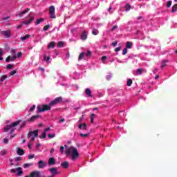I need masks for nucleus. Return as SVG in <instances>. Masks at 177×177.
I'll return each instance as SVG.
<instances>
[{
  "label": "nucleus",
  "instance_id": "nucleus-1",
  "mask_svg": "<svg viewBox=\"0 0 177 177\" xmlns=\"http://www.w3.org/2000/svg\"><path fill=\"white\" fill-rule=\"evenodd\" d=\"M20 122H21V120H17L16 122H12L10 124L6 125L3 129V132H8V131H10V138L12 139V138H15V136H16V134H12L13 132L16 131V128H15V127H17V125H19V124H20Z\"/></svg>",
  "mask_w": 177,
  "mask_h": 177
},
{
  "label": "nucleus",
  "instance_id": "nucleus-2",
  "mask_svg": "<svg viewBox=\"0 0 177 177\" xmlns=\"http://www.w3.org/2000/svg\"><path fill=\"white\" fill-rule=\"evenodd\" d=\"M71 154L73 161L77 160V158L80 157V153L78 152V149L73 147H72V152Z\"/></svg>",
  "mask_w": 177,
  "mask_h": 177
},
{
  "label": "nucleus",
  "instance_id": "nucleus-3",
  "mask_svg": "<svg viewBox=\"0 0 177 177\" xmlns=\"http://www.w3.org/2000/svg\"><path fill=\"white\" fill-rule=\"evenodd\" d=\"M37 136H38V130L30 131L28 134V139H30V142L35 140V138H37Z\"/></svg>",
  "mask_w": 177,
  "mask_h": 177
},
{
  "label": "nucleus",
  "instance_id": "nucleus-4",
  "mask_svg": "<svg viewBox=\"0 0 177 177\" xmlns=\"http://www.w3.org/2000/svg\"><path fill=\"white\" fill-rule=\"evenodd\" d=\"M62 102H63V97H57L50 102V106H53H53H56V104H59L62 103Z\"/></svg>",
  "mask_w": 177,
  "mask_h": 177
},
{
  "label": "nucleus",
  "instance_id": "nucleus-5",
  "mask_svg": "<svg viewBox=\"0 0 177 177\" xmlns=\"http://www.w3.org/2000/svg\"><path fill=\"white\" fill-rule=\"evenodd\" d=\"M49 13L50 19H56V15H55V6H51L49 8Z\"/></svg>",
  "mask_w": 177,
  "mask_h": 177
},
{
  "label": "nucleus",
  "instance_id": "nucleus-6",
  "mask_svg": "<svg viewBox=\"0 0 177 177\" xmlns=\"http://www.w3.org/2000/svg\"><path fill=\"white\" fill-rule=\"evenodd\" d=\"M48 171L50 174H52V175H54L55 176H56V175H59V174H60V171H59L57 170V167H51V168L48 169Z\"/></svg>",
  "mask_w": 177,
  "mask_h": 177
},
{
  "label": "nucleus",
  "instance_id": "nucleus-7",
  "mask_svg": "<svg viewBox=\"0 0 177 177\" xmlns=\"http://www.w3.org/2000/svg\"><path fill=\"white\" fill-rule=\"evenodd\" d=\"M1 35H3V37H6V38H10V37H12L10 30H4L1 32Z\"/></svg>",
  "mask_w": 177,
  "mask_h": 177
},
{
  "label": "nucleus",
  "instance_id": "nucleus-8",
  "mask_svg": "<svg viewBox=\"0 0 177 177\" xmlns=\"http://www.w3.org/2000/svg\"><path fill=\"white\" fill-rule=\"evenodd\" d=\"M55 164H56V160L55 159V158H49L48 161V165H49V167H52L53 165H55Z\"/></svg>",
  "mask_w": 177,
  "mask_h": 177
},
{
  "label": "nucleus",
  "instance_id": "nucleus-9",
  "mask_svg": "<svg viewBox=\"0 0 177 177\" xmlns=\"http://www.w3.org/2000/svg\"><path fill=\"white\" fill-rule=\"evenodd\" d=\"M30 177H42V176H41V171H34L30 173Z\"/></svg>",
  "mask_w": 177,
  "mask_h": 177
},
{
  "label": "nucleus",
  "instance_id": "nucleus-10",
  "mask_svg": "<svg viewBox=\"0 0 177 177\" xmlns=\"http://www.w3.org/2000/svg\"><path fill=\"white\" fill-rule=\"evenodd\" d=\"M64 147L66 149L65 151V154L67 156H70L73 151V147H67V145H64Z\"/></svg>",
  "mask_w": 177,
  "mask_h": 177
},
{
  "label": "nucleus",
  "instance_id": "nucleus-11",
  "mask_svg": "<svg viewBox=\"0 0 177 177\" xmlns=\"http://www.w3.org/2000/svg\"><path fill=\"white\" fill-rule=\"evenodd\" d=\"M16 59H17V56L14 55L12 57H11L10 55L8 56V57L6 59V62L7 63H9V62H15V60H16Z\"/></svg>",
  "mask_w": 177,
  "mask_h": 177
},
{
  "label": "nucleus",
  "instance_id": "nucleus-12",
  "mask_svg": "<svg viewBox=\"0 0 177 177\" xmlns=\"http://www.w3.org/2000/svg\"><path fill=\"white\" fill-rule=\"evenodd\" d=\"M80 38L82 41H86V39H88V32H86V30H84Z\"/></svg>",
  "mask_w": 177,
  "mask_h": 177
},
{
  "label": "nucleus",
  "instance_id": "nucleus-13",
  "mask_svg": "<svg viewBox=\"0 0 177 177\" xmlns=\"http://www.w3.org/2000/svg\"><path fill=\"white\" fill-rule=\"evenodd\" d=\"M42 168H45V162L44 160H39L38 162V169H42Z\"/></svg>",
  "mask_w": 177,
  "mask_h": 177
},
{
  "label": "nucleus",
  "instance_id": "nucleus-14",
  "mask_svg": "<svg viewBox=\"0 0 177 177\" xmlns=\"http://www.w3.org/2000/svg\"><path fill=\"white\" fill-rule=\"evenodd\" d=\"M61 167H62V168L64 169H67V168L70 167V162H68V161L64 162L61 164Z\"/></svg>",
  "mask_w": 177,
  "mask_h": 177
},
{
  "label": "nucleus",
  "instance_id": "nucleus-15",
  "mask_svg": "<svg viewBox=\"0 0 177 177\" xmlns=\"http://www.w3.org/2000/svg\"><path fill=\"white\" fill-rule=\"evenodd\" d=\"M42 111H45V104H43L42 106H41V105H38L37 113H42Z\"/></svg>",
  "mask_w": 177,
  "mask_h": 177
},
{
  "label": "nucleus",
  "instance_id": "nucleus-16",
  "mask_svg": "<svg viewBox=\"0 0 177 177\" xmlns=\"http://www.w3.org/2000/svg\"><path fill=\"white\" fill-rule=\"evenodd\" d=\"M38 118H39V115H33L31 117V118L28 120V122H33V121L38 120Z\"/></svg>",
  "mask_w": 177,
  "mask_h": 177
},
{
  "label": "nucleus",
  "instance_id": "nucleus-17",
  "mask_svg": "<svg viewBox=\"0 0 177 177\" xmlns=\"http://www.w3.org/2000/svg\"><path fill=\"white\" fill-rule=\"evenodd\" d=\"M86 95H87L88 97H93L92 95V91H91L89 88H86Z\"/></svg>",
  "mask_w": 177,
  "mask_h": 177
},
{
  "label": "nucleus",
  "instance_id": "nucleus-18",
  "mask_svg": "<svg viewBox=\"0 0 177 177\" xmlns=\"http://www.w3.org/2000/svg\"><path fill=\"white\" fill-rule=\"evenodd\" d=\"M55 45H56V43L55 41H51L48 45V49H53L55 48Z\"/></svg>",
  "mask_w": 177,
  "mask_h": 177
},
{
  "label": "nucleus",
  "instance_id": "nucleus-19",
  "mask_svg": "<svg viewBox=\"0 0 177 177\" xmlns=\"http://www.w3.org/2000/svg\"><path fill=\"white\" fill-rule=\"evenodd\" d=\"M145 71V69L143 68H138L136 71V75H142V73Z\"/></svg>",
  "mask_w": 177,
  "mask_h": 177
},
{
  "label": "nucleus",
  "instance_id": "nucleus-20",
  "mask_svg": "<svg viewBox=\"0 0 177 177\" xmlns=\"http://www.w3.org/2000/svg\"><path fill=\"white\" fill-rule=\"evenodd\" d=\"M31 21H34V17H30V21H24L23 24H26V26H28V24H31Z\"/></svg>",
  "mask_w": 177,
  "mask_h": 177
},
{
  "label": "nucleus",
  "instance_id": "nucleus-21",
  "mask_svg": "<svg viewBox=\"0 0 177 177\" xmlns=\"http://www.w3.org/2000/svg\"><path fill=\"white\" fill-rule=\"evenodd\" d=\"M17 153L18 154V156H24V150H23L22 149L18 148L17 151Z\"/></svg>",
  "mask_w": 177,
  "mask_h": 177
},
{
  "label": "nucleus",
  "instance_id": "nucleus-22",
  "mask_svg": "<svg viewBox=\"0 0 177 177\" xmlns=\"http://www.w3.org/2000/svg\"><path fill=\"white\" fill-rule=\"evenodd\" d=\"M133 44L131 41H127L126 44V48L127 49H132V46Z\"/></svg>",
  "mask_w": 177,
  "mask_h": 177
},
{
  "label": "nucleus",
  "instance_id": "nucleus-23",
  "mask_svg": "<svg viewBox=\"0 0 177 177\" xmlns=\"http://www.w3.org/2000/svg\"><path fill=\"white\" fill-rule=\"evenodd\" d=\"M16 171H18V172L16 174V175H18L19 176L23 175V171H21V167H17L16 169Z\"/></svg>",
  "mask_w": 177,
  "mask_h": 177
},
{
  "label": "nucleus",
  "instance_id": "nucleus-24",
  "mask_svg": "<svg viewBox=\"0 0 177 177\" xmlns=\"http://www.w3.org/2000/svg\"><path fill=\"white\" fill-rule=\"evenodd\" d=\"M29 10H30V8H26V9H25L24 11H22L21 12H20V13L19 14V17H21V16H23V15H26V13H27L28 12H29Z\"/></svg>",
  "mask_w": 177,
  "mask_h": 177
},
{
  "label": "nucleus",
  "instance_id": "nucleus-25",
  "mask_svg": "<svg viewBox=\"0 0 177 177\" xmlns=\"http://www.w3.org/2000/svg\"><path fill=\"white\" fill-rule=\"evenodd\" d=\"M168 59H165L162 62V64H161V68H164V67H165L167 66V63H168Z\"/></svg>",
  "mask_w": 177,
  "mask_h": 177
},
{
  "label": "nucleus",
  "instance_id": "nucleus-26",
  "mask_svg": "<svg viewBox=\"0 0 177 177\" xmlns=\"http://www.w3.org/2000/svg\"><path fill=\"white\" fill-rule=\"evenodd\" d=\"M30 35H26L24 37H21V41H26V39H28L30 38Z\"/></svg>",
  "mask_w": 177,
  "mask_h": 177
},
{
  "label": "nucleus",
  "instance_id": "nucleus-27",
  "mask_svg": "<svg viewBox=\"0 0 177 177\" xmlns=\"http://www.w3.org/2000/svg\"><path fill=\"white\" fill-rule=\"evenodd\" d=\"M51 107H53V106L50 105V103L49 104H46L45 105V111H48V110H50Z\"/></svg>",
  "mask_w": 177,
  "mask_h": 177
},
{
  "label": "nucleus",
  "instance_id": "nucleus-28",
  "mask_svg": "<svg viewBox=\"0 0 177 177\" xmlns=\"http://www.w3.org/2000/svg\"><path fill=\"white\" fill-rule=\"evenodd\" d=\"M177 10V4H174L171 8V13H175Z\"/></svg>",
  "mask_w": 177,
  "mask_h": 177
},
{
  "label": "nucleus",
  "instance_id": "nucleus-29",
  "mask_svg": "<svg viewBox=\"0 0 177 177\" xmlns=\"http://www.w3.org/2000/svg\"><path fill=\"white\" fill-rule=\"evenodd\" d=\"M95 117H96V115H95V113H92L91 115L90 118H91V124H93L94 120H95Z\"/></svg>",
  "mask_w": 177,
  "mask_h": 177
},
{
  "label": "nucleus",
  "instance_id": "nucleus-30",
  "mask_svg": "<svg viewBox=\"0 0 177 177\" xmlns=\"http://www.w3.org/2000/svg\"><path fill=\"white\" fill-rule=\"evenodd\" d=\"M48 139H53V138H55L56 136V133H53L52 134L49 133L48 134Z\"/></svg>",
  "mask_w": 177,
  "mask_h": 177
},
{
  "label": "nucleus",
  "instance_id": "nucleus-31",
  "mask_svg": "<svg viewBox=\"0 0 177 177\" xmlns=\"http://www.w3.org/2000/svg\"><path fill=\"white\" fill-rule=\"evenodd\" d=\"M63 45H64V41H58L57 46V48H63Z\"/></svg>",
  "mask_w": 177,
  "mask_h": 177
},
{
  "label": "nucleus",
  "instance_id": "nucleus-32",
  "mask_svg": "<svg viewBox=\"0 0 177 177\" xmlns=\"http://www.w3.org/2000/svg\"><path fill=\"white\" fill-rule=\"evenodd\" d=\"M85 57V53H81L79 55L78 60H82V58Z\"/></svg>",
  "mask_w": 177,
  "mask_h": 177
},
{
  "label": "nucleus",
  "instance_id": "nucleus-33",
  "mask_svg": "<svg viewBox=\"0 0 177 177\" xmlns=\"http://www.w3.org/2000/svg\"><path fill=\"white\" fill-rule=\"evenodd\" d=\"M99 32V30L96 28H93L92 31L93 35H97V33Z\"/></svg>",
  "mask_w": 177,
  "mask_h": 177
},
{
  "label": "nucleus",
  "instance_id": "nucleus-34",
  "mask_svg": "<svg viewBox=\"0 0 177 177\" xmlns=\"http://www.w3.org/2000/svg\"><path fill=\"white\" fill-rule=\"evenodd\" d=\"M45 20V19L44 18H40L39 19H37L36 21V24H41V23H42V21H44Z\"/></svg>",
  "mask_w": 177,
  "mask_h": 177
},
{
  "label": "nucleus",
  "instance_id": "nucleus-35",
  "mask_svg": "<svg viewBox=\"0 0 177 177\" xmlns=\"http://www.w3.org/2000/svg\"><path fill=\"white\" fill-rule=\"evenodd\" d=\"M131 6L129 4H127L125 6V9H126V12H129V10H131Z\"/></svg>",
  "mask_w": 177,
  "mask_h": 177
},
{
  "label": "nucleus",
  "instance_id": "nucleus-36",
  "mask_svg": "<svg viewBox=\"0 0 177 177\" xmlns=\"http://www.w3.org/2000/svg\"><path fill=\"white\" fill-rule=\"evenodd\" d=\"M80 136H81V138H88V136H89V133H86V134L80 133Z\"/></svg>",
  "mask_w": 177,
  "mask_h": 177
},
{
  "label": "nucleus",
  "instance_id": "nucleus-37",
  "mask_svg": "<svg viewBox=\"0 0 177 177\" xmlns=\"http://www.w3.org/2000/svg\"><path fill=\"white\" fill-rule=\"evenodd\" d=\"M127 85V86H132V79H128Z\"/></svg>",
  "mask_w": 177,
  "mask_h": 177
},
{
  "label": "nucleus",
  "instance_id": "nucleus-38",
  "mask_svg": "<svg viewBox=\"0 0 177 177\" xmlns=\"http://www.w3.org/2000/svg\"><path fill=\"white\" fill-rule=\"evenodd\" d=\"M32 165H33L32 163H25V164L24 165V168H28V167H31V166H32Z\"/></svg>",
  "mask_w": 177,
  "mask_h": 177
},
{
  "label": "nucleus",
  "instance_id": "nucleus-39",
  "mask_svg": "<svg viewBox=\"0 0 177 177\" xmlns=\"http://www.w3.org/2000/svg\"><path fill=\"white\" fill-rule=\"evenodd\" d=\"M88 129V126L86 125V123H83L82 124V130L83 131H86V129Z\"/></svg>",
  "mask_w": 177,
  "mask_h": 177
},
{
  "label": "nucleus",
  "instance_id": "nucleus-40",
  "mask_svg": "<svg viewBox=\"0 0 177 177\" xmlns=\"http://www.w3.org/2000/svg\"><path fill=\"white\" fill-rule=\"evenodd\" d=\"M6 78H8V75H3L1 79V82H3V81H5V80H6Z\"/></svg>",
  "mask_w": 177,
  "mask_h": 177
},
{
  "label": "nucleus",
  "instance_id": "nucleus-41",
  "mask_svg": "<svg viewBox=\"0 0 177 177\" xmlns=\"http://www.w3.org/2000/svg\"><path fill=\"white\" fill-rule=\"evenodd\" d=\"M2 55H3V51L2 50V49L0 48V62L1 60H3V57H2Z\"/></svg>",
  "mask_w": 177,
  "mask_h": 177
},
{
  "label": "nucleus",
  "instance_id": "nucleus-42",
  "mask_svg": "<svg viewBox=\"0 0 177 177\" xmlns=\"http://www.w3.org/2000/svg\"><path fill=\"white\" fill-rule=\"evenodd\" d=\"M3 143H4L5 145H8V143H9V140L7 138H3Z\"/></svg>",
  "mask_w": 177,
  "mask_h": 177
},
{
  "label": "nucleus",
  "instance_id": "nucleus-43",
  "mask_svg": "<svg viewBox=\"0 0 177 177\" xmlns=\"http://www.w3.org/2000/svg\"><path fill=\"white\" fill-rule=\"evenodd\" d=\"M91 55H92V52H91V50H88L87 53H86V57H91Z\"/></svg>",
  "mask_w": 177,
  "mask_h": 177
},
{
  "label": "nucleus",
  "instance_id": "nucleus-44",
  "mask_svg": "<svg viewBox=\"0 0 177 177\" xmlns=\"http://www.w3.org/2000/svg\"><path fill=\"white\" fill-rule=\"evenodd\" d=\"M59 151H60L61 154H63V153H64V146L60 147Z\"/></svg>",
  "mask_w": 177,
  "mask_h": 177
},
{
  "label": "nucleus",
  "instance_id": "nucleus-45",
  "mask_svg": "<svg viewBox=\"0 0 177 177\" xmlns=\"http://www.w3.org/2000/svg\"><path fill=\"white\" fill-rule=\"evenodd\" d=\"M171 5H172V1L171 0L167 1V8H171Z\"/></svg>",
  "mask_w": 177,
  "mask_h": 177
},
{
  "label": "nucleus",
  "instance_id": "nucleus-46",
  "mask_svg": "<svg viewBox=\"0 0 177 177\" xmlns=\"http://www.w3.org/2000/svg\"><path fill=\"white\" fill-rule=\"evenodd\" d=\"M17 73V71L16 70H13L10 73V75H15Z\"/></svg>",
  "mask_w": 177,
  "mask_h": 177
},
{
  "label": "nucleus",
  "instance_id": "nucleus-47",
  "mask_svg": "<svg viewBox=\"0 0 177 177\" xmlns=\"http://www.w3.org/2000/svg\"><path fill=\"white\" fill-rule=\"evenodd\" d=\"M127 53H128V49L126 48L123 49L122 55H127Z\"/></svg>",
  "mask_w": 177,
  "mask_h": 177
},
{
  "label": "nucleus",
  "instance_id": "nucleus-48",
  "mask_svg": "<svg viewBox=\"0 0 177 177\" xmlns=\"http://www.w3.org/2000/svg\"><path fill=\"white\" fill-rule=\"evenodd\" d=\"M10 68H13V65L8 64L7 65V70H10Z\"/></svg>",
  "mask_w": 177,
  "mask_h": 177
},
{
  "label": "nucleus",
  "instance_id": "nucleus-49",
  "mask_svg": "<svg viewBox=\"0 0 177 177\" xmlns=\"http://www.w3.org/2000/svg\"><path fill=\"white\" fill-rule=\"evenodd\" d=\"M50 28V25L48 24L45 26V31H48Z\"/></svg>",
  "mask_w": 177,
  "mask_h": 177
},
{
  "label": "nucleus",
  "instance_id": "nucleus-50",
  "mask_svg": "<svg viewBox=\"0 0 177 177\" xmlns=\"http://www.w3.org/2000/svg\"><path fill=\"white\" fill-rule=\"evenodd\" d=\"M35 105H33L30 108L29 111H34V110H35Z\"/></svg>",
  "mask_w": 177,
  "mask_h": 177
},
{
  "label": "nucleus",
  "instance_id": "nucleus-51",
  "mask_svg": "<svg viewBox=\"0 0 177 177\" xmlns=\"http://www.w3.org/2000/svg\"><path fill=\"white\" fill-rule=\"evenodd\" d=\"M10 19V17H6L1 19V21H5V20H9Z\"/></svg>",
  "mask_w": 177,
  "mask_h": 177
},
{
  "label": "nucleus",
  "instance_id": "nucleus-52",
  "mask_svg": "<svg viewBox=\"0 0 177 177\" xmlns=\"http://www.w3.org/2000/svg\"><path fill=\"white\" fill-rule=\"evenodd\" d=\"M34 157H35V155L32 154V155H29L28 156V159L29 160H32V158H34Z\"/></svg>",
  "mask_w": 177,
  "mask_h": 177
},
{
  "label": "nucleus",
  "instance_id": "nucleus-53",
  "mask_svg": "<svg viewBox=\"0 0 177 177\" xmlns=\"http://www.w3.org/2000/svg\"><path fill=\"white\" fill-rule=\"evenodd\" d=\"M10 53H11V55H15L16 53V50L12 48L10 50Z\"/></svg>",
  "mask_w": 177,
  "mask_h": 177
},
{
  "label": "nucleus",
  "instance_id": "nucleus-54",
  "mask_svg": "<svg viewBox=\"0 0 177 177\" xmlns=\"http://www.w3.org/2000/svg\"><path fill=\"white\" fill-rule=\"evenodd\" d=\"M118 28V26L117 25H115L113 27L111 28V31H114V30H117Z\"/></svg>",
  "mask_w": 177,
  "mask_h": 177
},
{
  "label": "nucleus",
  "instance_id": "nucleus-55",
  "mask_svg": "<svg viewBox=\"0 0 177 177\" xmlns=\"http://www.w3.org/2000/svg\"><path fill=\"white\" fill-rule=\"evenodd\" d=\"M120 50H121V47H117L115 48V52H120Z\"/></svg>",
  "mask_w": 177,
  "mask_h": 177
},
{
  "label": "nucleus",
  "instance_id": "nucleus-56",
  "mask_svg": "<svg viewBox=\"0 0 177 177\" xmlns=\"http://www.w3.org/2000/svg\"><path fill=\"white\" fill-rule=\"evenodd\" d=\"M21 157L20 156L15 158V161H21Z\"/></svg>",
  "mask_w": 177,
  "mask_h": 177
},
{
  "label": "nucleus",
  "instance_id": "nucleus-57",
  "mask_svg": "<svg viewBox=\"0 0 177 177\" xmlns=\"http://www.w3.org/2000/svg\"><path fill=\"white\" fill-rule=\"evenodd\" d=\"M21 55H22L21 52H19V53H17V56L18 59H19V57H21Z\"/></svg>",
  "mask_w": 177,
  "mask_h": 177
},
{
  "label": "nucleus",
  "instance_id": "nucleus-58",
  "mask_svg": "<svg viewBox=\"0 0 177 177\" xmlns=\"http://www.w3.org/2000/svg\"><path fill=\"white\" fill-rule=\"evenodd\" d=\"M26 122H27L26 121H24L22 122V124L21 125L20 128H23V127H24V125H26Z\"/></svg>",
  "mask_w": 177,
  "mask_h": 177
},
{
  "label": "nucleus",
  "instance_id": "nucleus-59",
  "mask_svg": "<svg viewBox=\"0 0 177 177\" xmlns=\"http://www.w3.org/2000/svg\"><path fill=\"white\" fill-rule=\"evenodd\" d=\"M10 172H11L12 174H16V169H10Z\"/></svg>",
  "mask_w": 177,
  "mask_h": 177
},
{
  "label": "nucleus",
  "instance_id": "nucleus-60",
  "mask_svg": "<svg viewBox=\"0 0 177 177\" xmlns=\"http://www.w3.org/2000/svg\"><path fill=\"white\" fill-rule=\"evenodd\" d=\"M49 131H50V127H46L45 129V132H49Z\"/></svg>",
  "mask_w": 177,
  "mask_h": 177
},
{
  "label": "nucleus",
  "instance_id": "nucleus-61",
  "mask_svg": "<svg viewBox=\"0 0 177 177\" xmlns=\"http://www.w3.org/2000/svg\"><path fill=\"white\" fill-rule=\"evenodd\" d=\"M106 59H107V57H106V56H102V62H104V60H106Z\"/></svg>",
  "mask_w": 177,
  "mask_h": 177
},
{
  "label": "nucleus",
  "instance_id": "nucleus-62",
  "mask_svg": "<svg viewBox=\"0 0 177 177\" xmlns=\"http://www.w3.org/2000/svg\"><path fill=\"white\" fill-rule=\"evenodd\" d=\"M41 138L45 139V131L41 133Z\"/></svg>",
  "mask_w": 177,
  "mask_h": 177
},
{
  "label": "nucleus",
  "instance_id": "nucleus-63",
  "mask_svg": "<svg viewBox=\"0 0 177 177\" xmlns=\"http://www.w3.org/2000/svg\"><path fill=\"white\" fill-rule=\"evenodd\" d=\"M112 46H117V41L112 42Z\"/></svg>",
  "mask_w": 177,
  "mask_h": 177
},
{
  "label": "nucleus",
  "instance_id": "nucleus-64",
  "mask_svg": "<svg viewBox=\"0 0 177 177\" xmlns=\"http://www.w3.org/2000/svg\"><path fill=\"white\" fill-rule=\"evenodd\" d=\"M79 129L82 130V124H79Z\"/></svg>",
  "mask_w": 177,
  "mask_h": 177
}]
</instances>
